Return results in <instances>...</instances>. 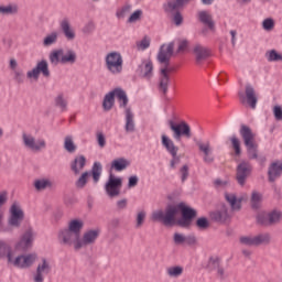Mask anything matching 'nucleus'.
I'll list each match as a JSON object with an SVG mask.
<instances>
[{"label":"nucleus","instance_id":"nucleus-33","mask_svg":"<svg viewBox=\"0 0 282 282\" xmlns=\"http://www.w3.org/2000/svg\"><path fill=\"white\" fill-rule=\"evenodd\" d=\"M225 199L228 202L231 210L239 212L241 210V198H237V195L225 193Z\"/></svg>","mask_w":282,"mask_h":282},{"label":"nucleus","instance_id":"nucleus-11","mask_svg":"<svg viewBox=\"0 0 282 282\" xmlns=\"http://www.w3.org/2000/svg\"><path fill=\"white\" fill-rule=\"evenodd\" d=\"M22 142L25 147V149H30V151H33L34 153H39L43 151V149H47V143L45 142V139H40L36 141V138L32 135L31 133H22Z\"/></svg>","mask_w":282,"mask_h":282},{"label":"nucleus","instance_id":"nucleus-48","mask_svg":"<svg viewBox=\"0 0 282 282\" xmlns=\"http://www.w3.org/2000/svg\"><path fill=\"white\" fill-rule=\"evenodd\" d=\"M82 32H83V34H86L87 36H89V34H94V32H96V22L88 21L82 29Z\"/></svg>","mask_w":282,"mask_h":282},{"label":"nucleus","instance_id":"nucleus-3","mask_svg":"<svg viewBox=\"0 0 282 282\" xmlns=\"http://www.w3.org/2000/svg\"><path fill=\"white\" fill-rule=\"evenodd\" d=\"M48 61L51 65L56 67V65H76V62L78 61V55L76 54V51L73 48L66 50V52L63 48L53 50L48 54Z\"/></svg>","mask_w":282,"mask_h":282},{"label":"nucleus","instance_id":"nucleus-60","mask_svg":"<svg viewBox=\"0 0 282 282\" xmlns=\"http://www.w3.org/2000/svg\"><path fill=\"white\" fill-rule=\"evenodd\" d=\"M273 115L275 120L281 121L282 120V107L281 106H274L273 107Z\"/></svg>","mask_w":282,"mask_h":282},{"label":"nucleus","instance_id":"nucleus-37","mask_svg":"<svg viewBox=\"0 0 282 282\" xmlns=\"http://www.w3.org/2000/svg\"><path fill=\"white\" fill-rule=\"evenodd\" d=\"M33 185L36 191H45L47 188H53L54 183L50 178H39L34 181Z\"/></svg>","mask_w":282,"mask_h":282},{"label":"nucleus","instance_id":"nucleus-31","mask_svg":"<svg viewBox=\"0 0 282 282\" xmlns=\"http://www.w3.org/2000/svg\"><path fill=\"white\" fill-rule=\"evenodd\" d=\"M198 21L203 23L208 30H215V20H213V14L210 12L203 10L198 12Z\"/></svg>","mask_w":282,"mask_h":282},{"label":"nucleus","instance_id":"nucleus-59","mask_svg":"<svg viewBox=\"0 0 282 282\" xmlns=\"http://www.w3.org/2000/svg\"><path fill=\"white\" fill-rule=\"evenodd\" d=\"M180 173H181V181L182 182H186V180H188V166L185 164L181 167L180 170Z\"/></svg>","mask_w":282,"mask_h":282},{"label":"nucleus","instance_id":"nucleus-26","mask_svg":"<svg viewBox=\"0 0 282 282\" xmlns=\"http://www.w3.org/2000/svg\"><path fill=\"white\" fill-rule=\"evenodd\" d=\"M124 116H126V126H124L126 132L133 133L135 131V115L133 113V110H131V108L126 106Z\"/></svg>","mask_w":282,"mask_h":282},{"label":"nucleus","instance_id":"nucleus-54","mask_svg":"<svg viewBox=\"0 0 282 282\" xmlns=\"http://www.w3.org/2000/svg\"><path fill=\"white\" fill-rule=\"evenodd\" d=\"M173 241L175 246H182L183 243H186V236H184V234L175 232L173 236Z\"/></svg>","mask_w":282,"mask_h":282},{"label":"nucleus","instance_id":"nucleus-56","mask_svg":"<svg viewBox=\"0 0 282 282\" xmlns=\"http://www.w3.org/2000/svg\"><path fill=\"white\" fill-rule=\"evenodd\" d=\"M220 267L219 264V258H209L207 268L208 270H217Z\"/></svg>","mask_w":282,"mask_h":282},{"label":"nucleus","instance_id":"nucleus-53","mask_svg":"<svg viewBox=\"0 0 282 282\" xmlns=\"http://www.w3.org/2000/svg\"><path fill=\"white\" fill-rule=\"evenodd\" d=\"M230 142L232 144V149L235 150L236 155H241V142L237 137H231Z\"/></svg>","mask_w":282,"mask_h":282},{"label":"nucleus","instance_id":"nucleus-18","mask_svg":"<svg viewBox=\"0 0 282 282\" xmlns=\"http://www.w3.org/2000/svg\"><path fill=\"white\" fill-rule=\"evenodd\" d=\"M52 272V264L45 258H42V262H40L36 267L35 273L33 274L34 282H44L45 276Z\"/></svg>","mask_w":282,"mask_h":282},{"label":"nucleus","instance_id":"nucleus-6","mask_svg":"<svg viewBox=\"0 0 282 282\" xmlns=\"http://www.w3.org/2000/svg\"><path fill=\"white\" fill-rule=\"evenodd\" d=\"M258 226L270 228V226H279L282 221L281 209H272L270 212H262L256 216Z\"/></svg>","mask_w":282,"mask_h":282},{"label":"nucleus","instance_id":"nucleus-15","mask_svg":"<svg viewBox=\"0 0 282 282\" xmlns=\"http://www.w3.org/2000/svg\"><path fill=\"white\" fill-rule=\"evenodd\" d=\"M252 175V165L249 162L242 161L236 169V181L239 186H246V181Z\"/></svg>","mask_w":282,"mask_h":282},{"label":"nucleus","instance_id":"nucleus-50","mask_svg":"<svg viewBox=\"0 0 282 282\" xmlns=\"http://www.w3.org/2000/svg\"><path fill=\"white\" fill-rule=\"evenodd\" d=\"M131 12V4L123 6L120 10L116 12L117 19H124Z\"/></svg>","mask_w":282,"mask_h":282},{"label":"nucleus","instance_id":"nucleus-34","mask_svg":"<svg viewBox=\"0 0 282 282\" xmlns=\"http://www.w3.org/2000/svg\"><path fill=\"white\" fill-rule=\"evenodd\" d=\"M256 239V248H258V246H270V243L272 242V236L270 235V232H261L254 236Z\"/></svg>","mask_w":282,"mask_h":282},{"label":"nucleus","instance_id":"nucleus-46","mask_svg":"<svg viewBox=\"0 0 282 282\" xmlns=\"http://www.w3.org/2000/svg\"><path fill=\"white\" fill-rule=\"evenodd\" d=\"M87 177H89V172L88 171L82 173V175L75 182L76 188H85V186H87Z\"/></svg>","mask_w":282,"mask_h":282},{"label":"nucleus","instance_id":"nucleus-61","mask_svg":"<svg viewBox=\"0 0 282 282\" xmlns=\"http://www.w3.org/2000/svg\"><path fill=\"white\" fill-rule=\"evenodd\" d=\"M139 181L140 178H138V176L135 175L130 176L128 181V188H135V186H138Z\"/></svg>","mask_w":282,"mask_h":282},{"label":"nucleus","instance_id":"nucleus-12","mask_svg":"<svg viewBox=\"0 0 282 282\" xmlns=\"http://www.w3.org/2000/svg\"><path fill=\"white\" fill-rule=\"evenodd\" d=\"M105 191L110 198L119 197L120 191H122V177H116V175L110 173L105 184Z\"/></svg>","mask_w":282,"mask_h":282},{"label":"nucleus","instance_id":"nucleus-52","mask_svg":"<svg viewBox=\"0 0 282 282\" xmlns=\"http://www.w3.org/2000/svg\"><path fill=\"white\" fill-rule=\"evenodd\" d=\"M262 28L265 32H272L274 30V19L267 18L262 21Z\"/></svg>","mask_w":282,"mask_h":282},{"label":"nucleus","instance_id":"nucleus-40","mask_svg":"<svg viewBox=\"0 0 282 282\" xmlns=\"http://www.w3.org/2000/svg\"><path fill=\"white\" fill-rule=\"evenodd\" d=\"M55 107L61 109V111H67V98L65 97V94L59 93L55 97Z\"/></svg>","mask_w":282,"mask_h":282},{"label":"nucleus","instance_id":"nucleus-27","mask_svg":"<svg viewBox=\"0 0 282 282\" xmlns=\"http://www.w3.org/2000/svg\"><path fill=\"white\" fill-rule=\"evenodd\" d=\"M59 28L67 41H74L76 39V32L72 28V23L69 22V19L65 18L59 22Z\"/></svg>","mask_w":282,"mask_h":282},{"label":"nucleus","instance_id":"nucleus-41","mask_svg":"<svg viewBox=\"0 0 282 282\" xmlns=\"http://www.w3.org/2000/svg\"><path fill=\"white\" fill-rule=\"evenodd\" d=\"M64 149L67 151V153H76V143H74V137L66 135L64 138Z\"/></svg>","mask_w":282,"mask_h":282},{"label":"nucleus","instance_id":"nucleus-21","mask_svg":"<svg viewBox=\"0 0 282 282\" xmlns=\"http://www.w3.org/2000/svg\"><path fill=\"white\" fill-rule=\"evenodd\" d=\"M196 145L200 153H203V161L205 164H213L215 162V155H213V148H210V142L202 143V141H197Z\"/></svg>","mask_w":282,"mask_h":282},{"label":"nucleus","instance_id":"nucleus-51","mask_svg":"<svg viewBox=\"0 0 282 282\" xmlns=\"http://www.w3.org/2000/svg\"><path fill=\"white\" fill-rule=\"evenodd\" d=\"M147 219V212L141 210L137 214L135 228H142L144 220Z\"/></svg>","mask_w":282,"mask_h":282},{"label":"nucleus","instance_id":"nucleus-28","mask_svg":"<svg viewBox=\"0 0 282 282\" xmlns=\"http://www.w3.org/2000/svg\"><path fill=\"white\" fill-rule=\"evenodd\" d=\"M86 165L87 159L85 158V155H77L70 162V171L74 173V175H80V171H83Z\"/></svg>","mask_w":282,"mask_h":282},{"label":"nucleus","instance_id":"nucleus-30","mask_svg":"<svg viewBox=\"0 0 282 282\" xmlns=\"http://www.w3.org/2000/svg\"><path fill=\"white\" fill-rule=\"evenodd\" d=\"M162 147L170 153V155H177L180 148L175 145V142L171 140L166 134H162L161 137Z\"/></svg>","mask_w":282,"mask_h":282},{"label":"nucleus","instance_id":"nucleus-35","mask_svg":"<svg viewBox=\"0 0 282 282\" xmlns=\"http://www.w3.org/2000/svg\"><path fill=\"white\" fill-rule=\"evenodd\" d=\"M128 166H131V161L124 158H119L111 162V169H115V171L118 172L124 171Z\"/></svg>","mask_w":282,"mask_h":282},{"label":"nucleus","instance_id":"nucleus-22","mask_svg":"<svg viewBox=\"0 0 282 282\" xmlns=\"http://www.w3.org/2000/svg\"><path fill=\"white\" fill-rule=\"evenodd\" d=\"M34 235H36L34 229H26L21 240L15 245L17 250H28L32 246V241H34Z\"/></svg>","mask_w":282,"mask_h":282},{"label":"nucleus","instance_id":"nucleus-49","mask_svg":"<svg viewBox=\"0 0 282 282\" xmlns=\"http://www.w3.org/2000/svg\"><path fill=\"white\" fill-rule=\"evenodd\" d=\"M196 228L198 230H207V228H210V223L208 221V218L200 217L196 220Z\"/></svg>","mask_w":282,"mask_h":282},{"label":"nucleus","instance_id":"nucleus-42","mask_svg":"<svg viewBox=\"0 0 282 282\" xmlns=\"http://www.w3.org/2000/svg\"><path fill=\"white\" fill-rule=\"evenodd\" d=\"M18 13H19V6L17 4L0 6V14L8 15V14H18Z\"/></svg>","mask_w":282,"mask_h":282},{"label":"nucleus","instance_id":"nucleus-10","mask_svg":"<svg viewBox=\"0 0 282 282\" xmlns=\"http://www.w3.org/2000/svg\"><path fill=\"white\" fill-rule=\"evenodd\" d=\"M169 127L173 132V138L174 140H176V142H180V140H182V135H184L187 140L193 137V133L191 132V126H188L186 121H182L176 124L173 120H170Z\"/></svg>","mask_w":282,"mask_h":282},{"label":"nucleus","instance_id":"nucleus-43","mask_svg":"<svg viewBox=\"0 0 282 282\" xmlns=\"http://www.w3.org/2000/svg\"><path fill=\"white\" fill-rule=\"evenodd\" d=\"M138 52H144V50H149L151 47V37L144 36L141 41L135 43Z\"/></svg>","mask_w":282,"mask_h":282},{"label":"nucleus","instance_id":"nucleus-63","mask_svg":"<svg viewBox=\"0 0 282 282\" xmlns=\"http://www.w3.org/2000/svg\"><path fill=\"white\" fill-rule=\"evenodd\" d=\"M185 243L187 246H195L197 243V237L194 235L185 236Z\"/></svg>","mask_w":282,"mask_h":282},{"label":"nucleus","instance_id":"nucleus-58","mask_svg":"<svg viewBox=\"0 0 282 282\" xmlns=\"http://www.w3.org/2000/svg\"><path fill=\"white\" fill-rule=\"evenodd\" d=\"M97 142L100 149H105V147L107 145V139L105 138V133L102 132L97 133Z\"/></svg>","mask_w":282,"mask_h":282},{"label":"nucleus","instance_id":"nucleus-17","mask_svg":"<svg viewBox=\"0 0 282 282\" xmlns=\"http://www.w3.org/2000/svg\"><path fill=\"white\" fill-rule=\"evenodd\" d=\"M239 98L241 102H246L251 107V109H257V102H259V98L257 97V91L254 87L250 84L246 85L245 95L243 93H239Z\"/></svg>","mask_w":282,"mask_h":282},{"label":"nucleus","instance_id":"nucleus-5","mask_svg":"<svg viewBox=\"0 0 282 282\" xmlns=\"http://www.w3.org/2000/svg\"><path fill=\"white\" fill-rule=\"evenodd\" d=\"M116 98L119 100V107L127 108L129 97H127V93L122 88L118 87L105 95L102 101L104 111H111V109H113Z\"/></svg>","mask_w":282,"mask_h":282},{"label":"nucleus","instance_id":"nucleus-4","mask_svg":"<svg viewBox=\"0 0 282 282\" xmlns=\"http://www.w3.org/2000/svg\"><path fill=\"white\" fill-rule=\"evenodd\" d=\"M239 133L247 149V155L249 160H257L259 158V144L254 142V138H256L254 132H252V129H250V127L246 124H241Z\"/></svg>","mask_w":282,"mask_h":282},{"label":"nucleus","instance_id":"nucleus-64","mask_svg":"<svg viewBox=\"0 0 282 282\" xmlns=\"http://www.w3.org/2000/svg\"><path fill=\"white\" fill-rule=\"evenodd\" d=\"M181 159L177 154H172V160L170 161V169H175L180 164Z\"/></svg>","mask_w":282,"mask_h":282},{"label":"nucleus","instance_id":"nucleus-45","mask_svg":"<svg viewBox=\"0 0 282 282\" xmlns=\"http://www.w3.org/2000/svg\"><path fill=\"white\" fill-rule=\"evenodd\" d=\"M261 199H263V196L259 192H252L251 194V208H259L261 204Z\"/></svg>","mask_w":282,"mask_h":282},{"label":"nucleus","instance_id":"nucleus-55","mask_svg":"<svg viewBox=\"0 0 282 282\" xmlns=\"http://www.w3.org/2000/svg\"><path fill=\"white\" fill-rule=\"evenodd\" d=\"M13 74V78L18 85H23V83H25V75L23 74V70H14Z\"/></svg>","mask_w":282,"mask_h":282},{"label":"nucleus","instance_id":"nucleus-8","mask_svg":"<svg viewBox=\"0 0 282 282\" xmlns=\"http://www.w3.org/2000/svg\"><path fill=\"white\" fill-rule=\"evenodd\" d=\"M106 63V69L113 74L115 76H118V74H122V68L124 65V61L122 59V54L120 52H110L105 57Z\"/></svg>","mask_w":282,"mask_h":282},{"label":"nucleus","instance_id":"nucleus-44","mask_svg":"<svg viewBox=\"0 0 282 282\" xmlns=\"http://www.w3.org/2000/svg\"><path fill=\"white\" fill-rule=\"evenodd\" d=\"M265 58L269 63H278L282 61V55L276 50H271L265 53Z\"/></svg>","mask_w":282,"mask_h":282},{"label":"nucleus","instance_id":"nucleus-1","mask_svg":"<svg viewBox=\"0 0 282 282\" xmlns=\"http://www.w3.org/2000/svg\"><path fill=\"white\" fill-rule=\"evenodd\" d=\"M197 217V210L186 206V203L177 205H167L165 212L156 209L151 214V221H161L163 226H180L181 228H191L193 219Z\"/></svg>","mask_w":282,"mask_h":282},{"label":"nucleus","instance_id":"nucleus-19","mask_svg":"<svg viewBox=\"0 0 282 282\" xmlns=\"http://www.w3.org/2000/svg\"><path fill=\"white\" fill-rule=\"evenodd\" d=\"M36 259H39V256H36V253L18 256L15 259L12 260L11 265H14V268H20L22 270H25V268H32Z\"/></svg>","mask_w":282,"mask_h":282},{"label":"nucleus","instance_id":"nucleus-36","mask_svg":"<svg viewBox=\"0 0 282 282\" xmlns=\"http://www.w3.org/2000/svg\"><path fill=\"white\" fill-rule=\"evenodd\" d=\"M90 175L93 177L94 184H98V182H100V176L102 175V163L95 162L90 170Z\"/></svg>","mask_w":282,"mask_h":282},{"label":"nucleus","instance_id":"nucleus-25","mask_svg":"<svg viewBox=\"0 0 282 282\" xmlns=\"http://www.w3.org/2000/svg\"><path fill=\"white\" fill-rule=\"evenodd\" d=\"M171 83V75L169 74L167 68H160V77H159V89L162 91L164 96L169 94V85Z\"/></svg>","mask_w":282,"mask_h":282},{"label":"nucleus","instance_id":"nucleus-20","mask_svg":"<svg viewBox=\"0 0 282 282\" xmlns=\"http://www.w3.org/2000/svg\"><path fill=\"white\" fill-rule=\"evenodd\" d=\"M137 72L141 78L151 80L153 78V62L151 59H142L139 64Z\"/></svg>","mask_w":282,"mask_h":282},{"label":"nucleus","instance_id":"nucleus-39","mask_svg":"<svg viewBox=\"0 0 282 282\" xmlns=\"http://www.w3.org/2000/svg\"><path fill=\"white\" fill-rule=\"evenodd\" d=\"M166 274L170 279H180L184 274V267L182 265H172L166 269Z\"/></svg>","mask_w":282,"mask_h":282},{"label":"nucleus","instance_id":"nucleus-14","mask_svg":"<svg viewBox=\"0 0 282 282\" xmlns=\"http://www.w3.org/2000/svg\"><path fill=\"white\" fill-rule=\"evenodd\" d=\"M44 76V78H50L52 73L50 72V64L47 59H41L36 63L35 67L26 73V78H33L34 80H39V76Z\"/></svg>","mask_w":282,"mask_h":282},{"label":"nucleus","instance_id":"nucleus-62","mask_svg":"<svg viewBox=\"0 0 282 282\" xmlns=\"http://www.w3.org/2000/svg\"><path fill=\"white\" fill-rule=\"evenodd\" d=\"M129 204V200L127 198H122L120 200H117L116 206L118 210H124Z\"/></svg>","mask_w":282,"mask_h":282},{"label":"nucleus","instance_id":"nucleus-24","mask_svg":"<svg viewBox=\"0 0 282 282\" xmlns=\"http://www.w3.org/2000/svg\"><path fill=\"white\" fill-rule=\"evenodd\" d=\"M193 54L198 65L199 63H204V61H207L208 58H210V50H208V47L202 44H196L194 46Z\"/></svg>","mask_w":282,"mask_h":282},{"label":"nucleus","instance_id":"nucleus-23","mask_svg":"<svg viewBox=\"0 0 282 282\" xmlns=\"http://www.w3.org/2000/svg\"><path fill=\"white\" fill-rule=\"evenodd\" d=\"M230 215L228 214V206L221 205L219 209L210 213L212 221H216V224H226Z\"/></svg>","mask_w":282,"mask_h":282},{"label":"nucleus","instance_id":"nucleus-47","mask_svg":"<svg viewBox=\"0 0 282 282\" xmlns=\"http://www.w3.org/2000/svg\"><path fill=\"white\" fill-rule=\"evenodd\" d=\"M239 241L242 246L257 247L254 236H242L240 237Z\"/></svg>","mask_w":282,"mask_h":282},{"label":"nucleus","instance_id":"nucleus-38","mask_svg":"<svg viewBox=\"0 0 282 282\" xmlns=\"http://www.w3.org/2000/svg\"><path fill=\"white\" fill-rule=\"evenodd\" d=\"M56 43H58V32L53 31L43 39L42 45L43 47H52Z\"/></svg>","mask_w":282,"mask_h":282},{"label":"nucleus","instance_id":"nucleus-29","mask_svg":"<svg viewBox=\"0 0 282 282\" xmlns=\"http://www.w3.org/2000/svg\"><path fill=\"white\" fill-rule=\"evenodd\" d=\"M282 174V161H275L271 163L268 170L269 182H275L276 177H281Z\"/></svg>","mask_w":282,"mask_h":282},{"label":"nucleus","instance_id":"nucleus-16","mask_svg":"<svg viewBox=\"0 0 282 282\" xmlns=\"http://www.w3.org/2000/svg\"><path fill=\"white\" fill-rule=\"evenodd\" d=\"M98 237H100V230H87L86 232H84L82 238L79 236V241L77 242L76 250H82V248H87V246H94Z\"/></svg>","mask_w":282,"mask_h":282},{"label":"nucleus","instance_id":"nucleus-7","mask_svg":"<svg viewBox=\"0 0 282 282\" xmlns=\"http://www.w3.org/2000/svg\"><path fill=\"white\" fill-rule=\"evenodd\" d=\"M174 50H175V42H170L169 44H162L156 55V61L160 63V65H163L161 69H167V74H171V72H173V68H171V58L173 56Z\"/></svg>","mask_w":282,"mask_h":282},{"label":"nucleus","instance_id":"nucleus-13","mask_svg":"<svg viewBox=\"0 0 282 282\" xmlns=\"http://www.w3.org/2000/svg\"><path fill=\"white\" fill-rule=\"evenodd\" d=\"M23 219H25V213H23L21 205H19V203H13L10 208L8 225L11 226V228H21Z\"/></svg>","mask_w":282,"mask_h":282},{"label":"nucleus","instance_id":"nucleus-9","mask_svg":"<svg viewBox=\"0 0 282 282\" xmlns=\"http://www.w3.org/2000/svg\"><path fill=\"white\" fill-rule=\"evenodd\" d=\"M188 1L191 0H170L166 4H164L165 12H169L173 15L175 25L183 23L184 18L182 17L180 9L184 8L185 3H188Z\"/></svg>","mask_w":282,"mask_h":282},{"label":"nucleus","instance_id":"nucleus-2","mask_svg":"<svg viewBox=\"0 0 282 282\" xmlns=\"http://www.w3.org/2000/svg\"><path fill=\"white\" fill-rule=\"evenodd\" d=\"M85 227V223L80 219H73L68 223V228L61 229L57 234L58 243L61 246H68L76 250V246L80 241V232Z\"/></svg>","mask_w":282,"mask_h":282},{"label":"nucleus","instance_id":"nucleus-32","mask_svg":"<svg viewBox=\"0 0 282 282\" xmlns=\"http://www.w3.org/2000/svg\"><path fill=\"white\" fill-rule=\"evenodd\" d=\"M9 263V265L12 264V248H10V245H8L6 241L0 240V259H6Z\"/></svg>","mask_w":282,"mask_h":282},{"label":"nucleus","instance_id":"nucleus-57","mask_svg":"<svg viewBox=\"0 0 282 282\" xmlns=\"http://www.w3.org/2000/svg\"><path fill=\"white\" fill-rule=\"evenodd\" d=\"M142 17V10L134 11L128 19V23H135V21H140Z\"/></svg>","mask_w":282,"mask_h":282}]
</instances>
